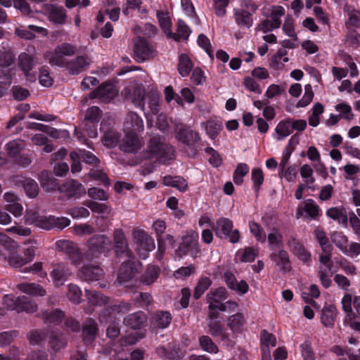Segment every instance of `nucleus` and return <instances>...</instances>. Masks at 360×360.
Returning a JSON list of instances; mask_svg holds the SVG:
<instances>
[{
  "label": "nucleus",
  "mask_w": 360,
  "mask_h": 360,
  "mask_svg": "<svg viewBox=\"0 0 360 360\" xmlns=\"http://www.w3.org/2000/svg\"><path fill=\"white\" fill-rule=\"evenodd\" d=\"M321 213L319 206L313 199H307L298 205L296 210V218L304 217L316 219Z\"/></svg>",
  "instance_id": "6e6552de"
},
{
  "label": "nucleus",
  "mask_w": 360,
  "mask_h": 360,
  "mask_svg": "<svg viewBox=\"0 0 360 360\" xmlns=\"http://www.w3.org/2000/svg\"><path fill=\"white\" fill-rule=\"evenodd\" d=\"M56 245L58 250L68 255L74 264H77L80 262L81 254L74 242L68 240H60L56 242Z\"/></svg>",
  "instance_id": "f8f14e48"
},
{
  "label": "nucleus",
  "mask_w": 360,
  "mask_h": 360,
  "mask_svg": "<svg viewBox=\"0 0 360 360\" xmlns=\"http://www.w3.org/2000/svg\"><path fill=\"white\" fill-rule=\"evenodd\" d=\"M326 214L328 217L335 221H338L340 223L346 224L347 222V216L344 207H330L327 210Z\"/></svg>",
  "instance_id": "473e14b6"
},
{
  "label": "nucleus",
  "mask_w": 360,
  "mask_h": 360,
  "mask_svg": "<svg viewBox=\"0 0 360 360\" xmlns=\"http://www.w3.org/2000/svg\"><path fill=\"white\" fill-rule=\"evenodd\" d=\"M60 191L68 198H79L82 194L85 193L84 186L74 179L66 181L60 187Z\"/></svg>",
  "instance_id": "412c9836"
},
{
  "label": "nucleus",
  "mask_w": 360,
  "mask_h": 360,
  "mask_svg": "<svg viewBox=\"0 0 360 360\" xmlns=\"http://www.w3.org/2000/svg\"><path fill=\"white\" fill-rule=\"evenodd\" d=\"M250 232L261 243L266 241V236L262 228L256 222L251 221L249 224Z\"/></svg>",
  "instance_id": "338daca9"
},
{
  "label": "nucleus",
  "mask_w": 360,
  "mask_h": 360,
  "mask_svg": "<svg viewBox=\"0 0 360 360\" xmlns=\"http://www.w3.org/2000/svg\"><path fill=\"white\" fill-rule=\"evenodd\" d=\"M314 97V92L311 84H306L304 86V94L302 98L297 103V108H304L307 106L312 101Z\"/></svg>",
  "instance_id": "052dcab7"
},
{
  "label": "nucleus",
  "mask_w": 360,
  "mask_h": 360,
  "mask_svg": "<svg viewBox=\"0 0 360 360\" xmlns=\"http://www.w3.org/2000/svg\"><path fill=\"white\" fill-rule=\"evenodd\" d=\"M233 16L236 23L240 27L249 28L252 25V15L247 11L235 8Z\"/></svg>",
  "instance_id": "a878e982"
},
{
  "label": "nucleus",
  "mask_w": 360,
  "mask_h": 360,
  "mask_svg": "<svg viewBox=\"0 0 360 360\" xmlns=\"http://www.w3.org/2000/svg\"><path fill=\"white\" fill-rule=\"evenodd\" d=\"M146 320V314L142 311H138L126 316L123 322L126 326L138 329L145 326Z\"/></svg>",
  "instance_id": "5701e85b"
},
{
  "label": "nucleus",
  "mask_w": 360,
  "mask_h": 360,
  "mask_svg": "<svg viewBox=\"0 0 360 360\" xmlns=\"http://www.w3.org/2000/svg\"><path fill=\"white\" fill-rule=\"evenodd\" d=\"M276 139L282 141L292 133V124L290 120L281 121L275 129Z\"/></svg>",
  "instance_id": "2f4dec72"
},
{
  "label": "nucleus",
  "mask_w": 360,
  "mask_h": 360,
  "mask_svg": "<svg viewBox=\"0 0 360 360\" xmlns=\"http://www.w3.org/2000/svg\"><path fill=\"white\" fill-rule=\"evenodd\" d=\"M144 129L142 118L134 112L127 113L123 124L124 132L141 133Z\"/></svg>",
  "instance_id": "9d476101"
},
{
  "label": "nucleus",
  "mask_w": 360,
  "mask_h": 360,
  "mask_svg": "<svg viewBox=\"0 0 360 360\" xmlns=\"http://www.w3.org/2000/svg\"><path fill=\"white\" fill-rule=\"evenodd\" d=\"M270 258L279 271L283 273L290 271L291 264L288 253L283 248L278 250H273L270 255Z\"/></svg>",
  "instance_id": "9b49d317"
},
{
  "label": "nucleus",
  "mask_w": 360,
  "mask_h": 360,
  "mask_svg": "<svg viewBox=\"0 0 360 360\" xmlns=\"http://www.w3.org/2000/svg\"><path fill=\"white\" fill-rule=\"evenodd\" d=\"M92 60L87 55H82L69 60L65 68L72 75H78L88 69Z\"/></svg>",
  "instance_id": "4468645a"
},
{
  "label": "nucleus",
  "mask_w": 360,
  "mask_h": 360,
  "mask_svg": "<svg viewBox=\"0 0 360 360\" xmlns=\"http://www.w3.org/2000/svg\"><path fill=\"white\" fill-rule=\"evenodd\" d=\"M163 184L165 186L174 187L181 192H185L188 188L186 181L181 176H165L163 178Z\"/></svg>",
  "instance_id": "7c9ffc66"
},
{
  "label": "nucleus",
  "mask_w": 360,
  "mask_h": 360,
  "mask_svg": "<svg viewBox=\"0 0 360 360\" xmlns=\"http://www.w3.org/2000/svg\"><path fill=\"white\" fill-rule=\"evenodd\" d=\"M212 281L209 277H201L195 288L193 297L195 299H199L206 290L211 285Z\"/></svg>",
  "instance_id": "49530a36"
},
{
  "label": "nucleus",
  "mask_w": 360,
  "mask_h": 360,
  "mask_svg": "<svg viewBox=\"0 0 360 360\" xmlns=\"http://www.w3.org/2000/svg\"><path fill=\"white\" fill-rule=\"evenodd\" d=\"M338 314L337 308L333 305L326 306L322 309L321 322L326 327H333Z\"/></svg>",
  "instance_id": "bb28decb"
},
{
  "label": "nucleus",
  "mask_w": 360,
  "mask_h": 360,
  "mask_svg": "<svg viewBox=\"0 0 360 360\" xmlns=\"http://www.w3.org/2000/svg\"><path fill=\"white\" fill-rule=\"evenodd\" d=\"M118 94V90L110 82L103 83L96 90L90 94L91 98H98L103 102H110Z\"/></svg>",
  "instance_id": "1a4fd4ad"
},
{
  "label": "nucleus",
  "mask_w": 360,
  "mask_h": 360,
  "mask_svg": "<svg viewBox=\"0 0 360 360\" xmlns=\"http://www.w3.org/2000/svg\"><path fill=\"white\" fill-rule=\"evenodd\" d=\"M25 144L22 140H13L6 145V150L11 157H15L24 148Z\"/></svg>",
  "instance_id": "de8ad7c7"
},
{
  "label": "nucleus",
  "mask_w": 360,
  "mask_h": 360,
  "mask_svg": "<svg viewBox=\"0 0 360 360\" xmlns=\"http://www.w3.org/2000/svg\"><path fill=\"white\" fill-rule=\"evenodd\" d=\"M300 347L303 360H315L316 354L309 340H306L302 343Z\"/></svg>",
  "instance_id": "13d9d810"
},
{
  "label": "nucleus",
  "mask_w": 360,
  "mask_h": 360,
  "mask_svg": "<svg viewBox=\"0 0 360 360\" xmlns=\"http://www.w3.org/2000/svg\"><path fill=\"white\" fill-rule=\"evenodd\" d=\"M72 274L68 266L63 264H58L53 266L50 273L52 282L56 287L62 286Z\"/></svg>",
  "instance_id": "dca6fc26"
},
{
  "label": "nucleus",
  "mask_w": 360,
  "mask_h": 360,
  "mask_svg": "<svg viewBox=\"0 0 360 360\" xmlns=\"http://www.w3.org/2000/svg\"><path fill=\"white\" fill-rule=\"evenodd\" d=\"M87 245L86 257L91 259L97 255L108 252L111 248V240L105 235H96L88 240Z\"/></svg>",
  "instance_id": "0eeeda50"
},
{
  "label": "nucleus",
  "mask_w": 360,
  "mask_h": 360,
  "mask_svg": "<svg viewBox=\"0 0 360 360\" xmlns=\"http://www.w3.org/2000/svg\"><path fill=\"white\" fill-rule=\"evenodd\" d=\"M142 146V141L136 133L124 132V136L120 143V148L126 153H136Z\"/></svg>",
  "instance_id": "2eb2a0df"
},
{
  "label": "nucleus",
  "mask_w": 360,
  "mask_h": 360,
  "mask_svg": "<svg viewBox=\"0 0 360 360\" xmlns=\"http://www.w3.org/2000/svg\"><path fill=\"white\" fill-rule=\"evenodd\" d=\"M332 242L342 252L347 246L348 238L343 232L335 231L331 236Z\"/></svg>",
  "instance_id": "c03bdc74"
},
{
  "label": "nucleus",
  "mask_w": 360,
  "mask_h": 360,
  "mask_svg": "<svg viewBox=\"0 0 360 360\" xmlns=\"http://www.w3.org/2000/svg\"><path fill=\"white\" fill-rule=\"evenodd\" d=\"M198 233L196 231H188L186 234L183 236L182 244L179 246L176 252H180V256L181 255H186L188 248H191L192 246H195V245H198Z\"/></svg>",
  "instance_id": "393cba45"
},
{
  "label": "nucleus",
  "mask_w": 360,
  "mask_h": 360,
  "mask_svg": "<svg viewBox=\"0 0 360 360\" xmlns=\"http://www.w3.org/2000/svg\"><path fill=\"white\" fill-rule=\"evenodd\" d=\"M22 187L27 197L34 198L39 193V186L37 183L30 179L26 178L22 181Z\"/></svg>",
  "instance_id": "79ce46f5"
},
{
  "label": "nucleus",
  "mask_w": 360,
  "mask_h": 360,
  "mask_svg": "<svg viewBox=\"0 0 360 360\" xmlns=\"http://www.w3.org/2000/svg\"><path fill=\"white\" fill-rule=\"evenodd\" d=\"M245 320L242 313H236L227 319V326L233 333H241L244 328Z\"/></svg>",
  "instance_id": "cd10ccee"
},
{
  "label": "nucleus",
  "mask_w": 360,
  "mask_h": 360,
  "mask_svg": "<svg viewBox=\"0 0 360 360\" xmlns=\"http://www.w3.org/2000/svg\"><path fill=\"white\" fill-rule=\"evenodd\" d=\"M249 167L245 163L238 165L233 175V181L237 185H240L243 181V177L249 172Z\"/></svg>",
  "instance_id": "4d7b16f0"
},
{
  "label": "nucleus",
  "mask_w": 360,
  "mask_h": 360,
  "mask_svg": "<svg viewBox=\"0 0 360 360\" xmlns=\"http://www.w3.org/2000/svg\"><path fill=\"white\" fill-rule=\"evenodd\" d=\"M44 322L49 325H58L64 318V314L58 309L46 311L44 312Z\"/></svg>",
  "instance_id": "f704fd0d"
},
{
  "label": "nucleus",
  "mask_w": 360,
  "mask_h": 360,
  "mask_svg": "<svg viewBox=\"0 0 360 360\" xmlns=\"http://www.w3.org/2000/svg\"><path fill=\"white\" fill-rule=\"evenodd\" d=\"M8 46V44L7 42H3L1 44L2 48L4 49V51L0 53V66L2 68L9 67L14 62L15 54L10 48L6 49Z\"/></svg>",
  "instance_id": "e433bc0d"
},
{
  "label": "nucleus",
  "mask_w": 360,
  "mask_h": 360,
  "mask_svg": "<svg viewBox=\"0 0 360 360\" xmlns=\"http://www.w3.org/2000/svg\"><path fill=\"white\" fill-rule=\"evenodd\" d=\"M177 32L174 33L173 36L170 38L174 39L175 41H179L181 39H187L191 33V30L189 27L181 20H178Z\"/></svg>",
  "instance_id": "37998d69"
},
{
  "label": "nucleus",
  "mask_w": 360,
  "mask_h": 360,
  "mask_svg": "<svg viewBox=\"0 0 360 360\" xmlns=\"http://www.w3.org/2000/svg\"><path fill=\"white\" fill-rule=\"evenodd\" d=\"M114 243L115 252L118 255H123L126 260L123 262L117 276V281L122 285L128 287V282L132 281L135 274L138 272L141 263L136 260L132 252L128 248L124 234L122 231L117 229L115 231Z\"/></svg>",
  "instance_id": "f257e3e1"
},
{
  "label": "nucleus",
  "mask_w": 360,
  "mask_h": 360,
  "mask_svg": "<svg viewBox=\"0 0 360 360\" xmlns=\"http://www.w3.org/2000/svg\"><path fill=\"white\" fill-rule=\"evenodd\" d=\"M159 275V269L155 266H149L143 275L141 281L146 285H150L155 282Z\"/></svg>",
  "instance_id": "5fc2aeb1"
},
{
  "label": "nucleus",
  "mask_w": 360,
  "mask_h": 360,
  "mask_svg": "<svg viewBox=\"0 0 360 360\" xmlns=\"http://www.w3.org/2000/svg\"><path fill=\"white\" fill-rule=\"evenodd\" d=\"M18 288L21 292L30 295L44 296L46 294V290L36 283H21L18 285Z\"/></svg>",
  "instance_id": "72a5a7b5"
},
{
  "label": "nucleus",
  "mask_w": 360,
  "mask_h": 360,
  "mask_svg": "<svg viewBox=\"0 0 360 360\" xmlns=\"http://www.w3.org/2000/svg\"><path fill=\"white\" fill-rule=\"evenodd\" d=\"M285 14V9L281 6H274L271 8L269 15L270 20L273 21L274 27H280L281 25V18Z\"/></svg>",
  "instance_id": "8fccbe9b"
},
{
  "label": "nucleus",
  "mask_w": 360,
  "mask_h": 360,
  "mask_svg": "<svg viewBox=\"0 0 360 360\" xmlns=\"http://www.w3.org/2000/svg\"><path fill=\"white\" fill-rule=\"evenodd\" d=\"M85 292L87 300L92 305L103 306L105 305L109 302L108 297L99 292L90 291L89 290H85Z\"/></svg>",
  "instance_id": "4c0bfd02"
},
{
  "label": "nucleus",
  "mask_w": 360,
  "mask_h": 360,
  "mask_svg": "<svg viewBox=\"0 0 360 360\" xmlns=\"http://www.w3.org/2000/svg\"><path fill=\"white\" fill-rule=\"evenodd\" d=\"M300 175L306 184L312 185L314 184V170L309 165L304 164L300 167Z\"/></svg>",
  "instance_id": "bf43d9fd"
},
{
  "label": "nucleus",
  "mask_w": 360,
  "mask_h": 360,
  "mask_svg": "<svg viewBox=\"0 0 360 360\" xmlns=\"http://www.w3.org/2000/svg\"><path fill=\"white\" fill-rule=\"evenodd\" d=\"M134 53L137 61L143 62L152 56L153 49L146 39L139 37L134 43Z\"/></svg>",
  "instance_id": "f3484780"
},
{
  "label": "nucleus",
  "mask_w": 360,
  "mask_h": 360,
  "mask_svg": "<svg viewBox=\"0 0 360 360\" xmlns=\"http://www.w3.org/2000/svg\"><path fill=\"white\" fill-rule=\"evenodd\" d=\"M267 240L269 246L274 250L283 246V236L279 230L272 229L268 234Z\"/></svg>",
  "instance_id": "a19ab883"
},
{
  "label": "nucleus",
  "mask_w": 360,
  "mask_h": 360,
  "mask_svg": "<svg viewBox=\"0 0 360 360\" xmlns=\"http://www.w3.org/2000/svg\"><path fill=\"white\" fill-rule=\"evenodd\" d=\"M26 224L34 225L35 226L50 230L58 228L63 229L70 225V221L66 217H56L52 215H42L35 210H28L25 215Z\"/></svg>",
  "instance_id": "f03ea898"
},
{
  "label": "nucleus",
  "mask_w": 360,
  "mask_h": 360,
  "mask_svg": "<svg viewBox=\"0 0 360 360\" xmlns=\"http://www.w3.org/2000/svg\"><path fill=\"white\" fill-rule=\"evenodd\" d=\"M97 324L94 320L86 321L82 328L83 341L86 345H89L95 340L97 333Z\"/></svg>",
  "instance_id": "b1692460"
},
{
  "label": "nucleus",
  "mask_w": 360,
  "mask_h": 360,
  "mask_svg": "<svg viewBox=\"0 0 360 360\" xmlns=\"http://www.w3.org/2000/svg\"><path fill=\"white\" fill-rule=\"evenodd\" d=\"M76 52L75 45L64 42L56 46L53 51L46 53V58L51 65L65 68L69 62L67 57L74 56Z\"/></svg>",
  "instance_id": "7ed1b4c3"
},
{
  "label": "nucleus",
  "mask_w": 360,
  "mask_h": 360,
  "mask_svg": "<svg viewBox=\"0 0 360 360\" xmlns=\"http://www.w3.org/2000/svg\"><path fill=\"white\" fill-rule=\"evenodd\" d=\"M226 299V289L224 288H219L214 290H211L207 295V301L209 304V308H217L221 311L226 310V307L222 302Z\"/></svg>",
  "instance_id": "6ab92c4d"
},
{
  "label": "nucleus",
  "mask_w": 360,
  "mask_h": 360,
  "mask_svg": "<svg viewBox=\"0 0 360 360\" xmlns=\"http://www.w3.org/2000/svg\"><path fill=\"white\" fill-rule=\"evenodd\" d=\"M39 179L41 186L48 191L53 189L56 186L55 181L51 179L50 174L46 171L41 172Z\"/></svg>",
  "instance_id": "680f3d73"
},
{
  "label": "nucleus",
  "mask_w": 360,
  "mask_h": 360,
  "mask_svg": "<svg viewBox=\"0 0 360 360\" xmlns=\"http://www.w3.org/2000/svg\"><path fill=\"white\" fill-rule=\"evenodd\" d=\"M283 30L286 35L294 40L297 39V34L294 29V20L291 15H288L283 25Z\"/></svg>",
  "instance_id": "0e129e2a"
},
{
  "label": "nucleus",
  "mask_w": 360,
  "mask_h": 360,
  "mask_svg": "<svg viewBox=\"0 0 360 360\" xmlns=\"http://www.w3.org/2000/svg\"><path fill=\"white\" fill-rule=\"evenodd\" d=\"M172 320L171 314L167 311H160L155 317V324L157 327L164 329L170 323Z\"/></svg>",
  "instance_id": "6e6d98bb"
},
{
  "label": "nucleus",
  "mask_w": 360,
  "mask_h": 360,
  "mask_svg": "<svg viewBox=\"0 0 360 360\" xmlns=\"http://www.w3.org/2000/svg\"><path fill=\"white\" fill-rule=\"evenodd\" d=\"M176 131L178 140L188 146H191L200 139L196 132L182 124L177 125Z\"/></svg>",
  "instance_id": "aec40b11"
},
{
  "label": "nucleus",
  "mask_w": 360,
  "mask_h": 360,
  "mask_svg": "<svg viewBox=\"0 0 360 360\" xmlns=\"http://www.w3.org/2000/svg\"><path fill=\"white\" fill-rule=\"evenodd\" d=\"M81 296L82 290L77 285L75 284L68 285L67 297L70 302L75 304L79 303L81 300Z\"/></svg>",
  "instance_id": "e2e57ef3"
},
{
  "label": "nucleus",
  "mask_w": 360,
  "mask_h": 360,
  "mask_svg": "<svg viewBox=\"0 0 360 360\" xmlns=\"http://www.w3.org/2000/svg\"><path fill=\"white\" fill-rule=\"evenodd\" d=\"M19 312L25 311L27 313H33L37 311V304L32 302L27 297L22 296L18 297Z\"/></svg>",
  "instance_id": "603ef678"
},
{
  "label": "nucleus",
  "mask_w": 360,
  "mask_h": 360,
  "mask_svg": "<svg viewBox=\"0 0 360 360\" xmlns=\"http://www.w3.org/2000/svg\"><path fill=\"white\" fill-rule=\"evenodd\" d=\"M199 343L201 348L207 352L216 354L219 352L217 345L207 335L200 337Z\"/></svg>",
  "instance_id": "3c124183"
},
{
  "label": "nucleus",
  "mask_w": 360,
  "mask_h": 360,
  "mask_svg": "<svg viewBox=\"0 0 360 360\" xmlns=\"http://www.w3.org/2000/svg\"><path fill=\"white\" fill-rule=\"evenodd\" d=\"M86 205L93 212L101 214L103 217H108L111 214V207L105 203L89 201Z\"/></svg>",
  "instance_id": "58836bf2"
},
{
  "label": "nucleus",
  "mask_w": 360,
  "mask_h": 360,
  "mask_svg": "<svg viewBox=\"0 0 360 360\" xmlns=\"http://www.w3.org/2000/svg\"><path fill=\"white\" fill-rule=\"evenodd\" d=\"M173 149L168 146L164 145L159 136H155L150 139L147 149L144 153L146 159H155L160 162H165Z\"/></svg>",
  "instance_id": "20e7f679"
},
{
  "label": "nucleus",
  "mask_w": 360,
  "mask_h": 360,
  "mask_svg": "<svg viewBox=\"0 0 360 360\" xmlns=\"http://www.w3.org/2000/svg\"><path fill=\"white\" fill-rule=\"evenodd\" d=\"M344 11L348 15L349 23L353 26L359 27L360 17L357 15V11L353 6L348 4L345 6Z\"/></svg>",
  "instance_id": "69168bd1"
},
{
  "label": "nucleus",
  "mask_w": 360,
  "mask_h": 360,
  "mask_svg": "<svg viewBox=\"0 0 360 360\" xmlns=\"http://www.w3.org/2000/svg\"><path fill=\"white\" fill-rule=\"evenodd\" d=\"M193 68L192 62L188 55L182 53L179 57L178 71L182 77H187Z\"/></svg>",
  "instance_id": "c9c22d12"
},
{
  "label": "nucleus",
  "mask_w": 360,
  "mask_h": 360,
  "mask_svg": "<svg viewBox=\"0 0 360 360\" xmlns=\"http://www.w3.org/2000/svg\"><path fill=\"white\" fill-rule=\"evenodd\" d=\"M37 58L34 54H28L25 52L21 53L18 56V65L19 68L24 72L27 77H30L31 81L35 80V76L30 74V71L37 64Z\"/></svg>",
  "instance_id": "ddd939ff"
},
{
  "label": "nucleus",
  "mask_w": 360,
  "mask_h": 360,
  "mask_svg": "<svg viewBox=\"0 0 360 360\" xmlns=\"http://www.w3.org/2000/svg\"><path fill=\"white\" fill-rule=\"evenodd\" d=\"M261 344L262 348L274 347L276 345V338L274 335L263 330L261 333Z\"/></svg>",
  "instance_id": "774afa93"
},
{
  "label": "nucleus",
  "mask_w": 360,
  "mask_h": 360,
  "mask_svg": "<svg viewBox=\"0 0 360 360\" xmlns=\"http://www.w3.org/2000/svg\"><path fill=\"white\" fill-rule=\"evenodd\" d=\"M335 109L339 112L338 116L346 120H352L354 118L352 107L346 103H340L335 106Z\"/></svg>",
  "instance_id": "09e8293b"
},
{
  "label": "nucleus",
  "mask_w": 360,
  "mask_h": 360,
  "mask_svg": "<svg viewBox=\"0 0 360 360\" xmlns=\"http://www.w3.org/2000/svg\"><path fill=\"white\" fill-rule=\"evenodd\" d=\"M103 275V270L98 266L84 265L78 272V276L89 283L101 280Z\"/></svg>",
  "instance_id": "a211bd4d"
},
{
  "label": "nucleus",
  "mask_w": 360,
  "mask_h": 360,
  "mask_svg": "<svg viewBox=\"0 0 360 360\" xmlns=\"http://www.w3.org/2000/svg\"><path fill=\"white\" fill-rule=\"evenodd\" d=\"M125 98L130 100L136 107L143 109L145 105L144 87L141 84L134 86L132 92L130 91L126 92Z\"/></svg>",
  "instance_id": "4be33fe9"
},
{
  "label": "nucleus",
  "mask_w": 360,
  "mask_h": 360,
  "mask_svg": "<svg viewBox=\"0 0 360 360\" xmlns=\"http://www.w3.org/2000/svg\"><path fill=\"white\" fill-rule=\"evenodd\" d=\"M208 327L211 335L221 340H229V333L224 328L221 323L217 320L208 321Z\"/></svg>",
  "instance_id": "c85d7f7f"
},
{
  "label": "nucleus",
  "mask_w": 360,
  "mask_h": 360,
  "mask_svg": "<svg viewBox=\"0 0 360 360\" xmlns=\"http://www.w3.org/2000/svg\"><path fill=\"white\" fill-rule=\"evenodd\" d=\"M66 13L62 7L52 6L49 13V20L56 24H64L66 20Z\"/></svg>",
  "instance_id": "ea45409f"
},
{
  "label": "nucleus",
  "mask_w": 360,
  "mask_h": 360,
  "mask_svg": "<svg viewBox=\"0 0 360 360\" xmlns=\"http://www.w3.org/2000/svg\"><path fill=\"white\" fill-rule=\"evenodd\" d=\"M257 256V252L252 248H247L237 252L236 259L243 262H251Z\"/></svg>",
  "instance_id": "a18cd8bd"
},
{
  "label": "nucleus",
  "mask_w": 360,
  "mask_h": 360,
  "mask_svg": "<svg viewBox=\"0 0 360 360\" xmlns=\"http://www.w3.org/2000/svg\"><path fill=\"white\" fill-rule=\"evenodd\" d=\"M202 124L205 126L206 133L212 139H214L217 136L222 128V122L217 117H211Z\"/></svg>",
  "instance_id": "c756f323"
},
{
  "label": "nucleus",
  "mask_w": 360,
  "mask_h": 360,
  "mask_svg": "<svg viewBox=\"0 0 360 360\" xmlns=\"http://www.w3.org/2000/svg\"><path fill=\"white\" fill-rule=\"evenodd\" d=\"M233 224L229 219L221 217L217 221L216 225L212 226L217 236L220 238H228L232 243H238L240 240V232L237 229L233 230Z\"/></svg>",
  "instance_id": "423d86ee"
},
{
  "label": "nucleus",
  "mask_w": 360,
  "mask_h": 360,
  "mask_svg": "<svg viewBox=\"0 0 360 360\" xmlns=\"http://www.w3.org/2000/svg\"><path fill=\"white\" fill-rule=\"evenodd\" d=\"M132 235L140 259H146L149 252L153 251L155 247L153 238L147 232L141 229L134 230Z\"/></svg>",
  "instance_id": "39448f33"
},
{
  "label": "nucleus",
  "mask_w": 360,
  "mask_h": 360,
  "mask_svg": "<svg viewBox=\"0 0 360 360\" xmlns=\"http://www.w3.org/2000/svg\"><path fill=\"white\" fill-rule=\"evenodd\" d=\"M120 140V135L115 131H108L105 133L102 141L105 146L108 148H114L117 146Z\"/></svg>",
  "instance_id": "864d4df0"
}]
</instances>
